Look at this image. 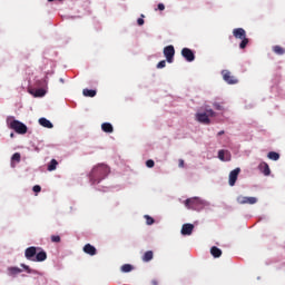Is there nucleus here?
Listing matches in <instances>:
<instances>
[{
  "label": "nucleus",
  "instance_id": "1",
  "mask_svg": "<svg viewBox=\"0 0 285 285\" xmlns=\"http://www.w3.org/2000/svg\"><path fill=\"white\" fill-rule=\"evenodd\" d=\"M108 175H110V167L106 164H98L91 169L89 180L91 184H101Z\"/></svg>",
  "mask_w": 285,
  "mask_h": 285
},
{
  "label": "nucleus",
  "instance_id": "2",
  "mask_svg": "<svg viewBox=\"0 0 285 285\" xmlns=\"http://www.w3.org/2000/svg\"><path fill=\"white\" fill-rule=\"evenodd\" d=\"M209 117H217V114L213 109L205 108V112H197L196 120L199 124H204L205 126H210V118Z\"/></svg>",
  "mask_w": 285,
  "mask_h": 285
},
{
  "label": "nucleus",
  "instance_id": "3",
  "mask_svg": "<svg viewBox=\"0 0 285 285\" xmlns=\"http://www.w3.org/2000/svg\"><path fill=\"white\" fill-rule=\"evenodd\" d=\"M185 206L190 210H202V208H204V200L199 197L187 198L185 200Z\"/></svg>",
  "mask_w": 285,
  "mask_h": 285
},
{
  "label": "nucleus",
  "instance_id": "4",
  "mask_svg": "<svg viewBox=\"0 0 285 285\" xmlns=\"http://www.w3.org/2000/svg\"><path fill=\"white\" fill-rule=\"evenodd\" d=\"M233 35L235 39H240L242 42L239 43L240 50H244L248 46V38H246V30L244 28H236L233 30Z\"/></svg>",
  "mask_w": 285,
  "mask_h": 285
},
{
  "label": "nucleus",
  "instance_id": "5",
  "mask_svg": "<svg viewBox=\"0 0 285 285\" xmlns=\"http://www.w3.org/2000/svg\"><path fill=\"white\" fill-rule=\"evenodd\" d=\"M10 128L18 135H26V132H28V126L19 120H12L10 122Z\"/></svg>",
  "mask_w": 285,
  "mask_h": 285
},
{
  "label": "nucleus",
  "instance_id": "6",
  "mask_svg": "<svg viewBox=\"0 0 285 285\" xmlns=\"http://www.w3.org/2000/svg\"><path fill=\"white\" fill-rule=\"evenodd\" d=\"M163 52L168 63H173V61H175V47L173 45L165 47Z\"/></svg>",
  "mask_w": 285,
  "mask_h": 285
},
{
  "label": "nucleus",
  "instance_id": "7",
  "mask_svg": "<svg viewBox=\"0 0 285 285\" xmlns=\"http://www.w3.org/2000/svg\"><path fill=\"white\" fill-rule=\"evenodd\" d=\"M222 76L224 81H226V83H228L229 86H235V83H239V80L235 76H232L230 71L228 70H223Z\"/></svg>",
  "mask_w": 285,
  "mask_h": 285
},
{
  "label": "nucleus",
  "instance_id": "8",
  "mask_svg": "<svg viewBox=\"0 0 285 285\" xmlns=\"http://www.w3.org/2000/svg\"><path fill=\"white\" fill-rule=\"evenodd\" d=\"M239 173H242V169L239 167H237L236 169L229 173V180H228L229 186H235V184H237V178L239 177Z\"/></svg>",
  "mask_w": 285,
  "mask_h": 285
},
{
  "label": "nucleus",
  "instance_id": "9",
  "mask_svg": "<svg viewBox=\"0 0 285 285\" xmlns=\"http://www.w3.org/2000/svg\"><path fill=\"white\" fill-rule=\"evenodd\" d=\"M237 204L244 205V204H257V198L256 197H247V196H238L236 198Z\"/></svg>",
  "mask_w": 285,
  "mask_h": 285
},
{
  "label": "nucleus",
  "instance_id": "10",
  "mask_svg": "<svg viewBox=\"0 0 285 285\" xmlns=\"http://www.w3.org/2000/svg\"><path fill=\"white\" fill-rule=\"evenodd\" d=\"M181 56L184 57V59H186V61H189V62H191L195 59V52H193V50L188 48L181 49Z\"/></svg>",
  "mask_w": 285,
  "mask_h": 285
},
{
  "label": "nucleus",
  "instance_id": "11",
  "mask_svg": "<svg viewBox=\"0 0 285 285\" xmlns=\"http://www.w3.org/2000/svg\"><path fill=\"white\" fill-rule=\"evenodd\" d=\"M37 255V247H29L24 252V257L30 262H35V256Z\"/></svg>",
  "mask_w": 285,
  "mask_h": 285
},
{
  "label": "nucleus",
  "instance_id": "12",
  "mask_svg": "<svg viewBox=\"0 0 285 285\" xmlns=\"http://www.w3.org/2000/svg\"><path fill=\"white\" fill-rule=\"evenodd\" d=\"M83 253H86V255H90L91 257H95V255H97V248L91 244H86L83 246Z\"/></svg>",
  "mask_w": 285,
  "mask_h": 285
},
{
  "label": "nucleus",
  "instance_id": "13",
  "mask_svg": "<svg viewBox=\"0 0 285 285\" xmlns=\"http://www.w3.org/2000/svg\"><path fill=\"white\" fill-rule=\"evenodd\" d=\"M218 159H220V161H230V151L220 149L218 151Z\"/></svg>",
  "mask_w": 285,
  "mask_h": 285
},
{
  "label": "nucleus",
  "instance_id": "14",
  "mask_svg": "<svg viewBox=\"0 0 285 285\" xmlns=\"http://www.w3.org/2000/svg\"><path fill=\"white\" fill-rule=\"evenodd\" d=\"M258 170H261L263 175H265V177H268V175H271V167L268 166V163H261L258 165Z\"/></svg>",
  "mask_w": 285,
  "mask_h": 285
},
{
  "label": "nucleus",
  "instance_id": "15",
  "mask_svg": "<svg viewBox=\"0 0 285 285\" xmlns=\"http://www.w3.org/2000/svg\"><path fill=\"white\" fill-rule=\"evenodd\" d=\"M194 229H195V225L184 224L181 228V235H193Z\"/></svg>",
  "mask_w": 285,
  "mask_h": 285
},
{
  "label": "nucleus",
  "instance_id": "16",
  "mask_svg": "<svg viewBox=\"0 0 285 285\" xmlns=\"http://www.w3.org/2000/svg\"><path fill=\"white\" fill-rule=\"evenodd\" d=\"M48 259V254L45 250L36 253V258L33 262H46Z\"/></svg>",
  "mask_w": 285,
  "mask_h": 285
},
{
  "label": "nucleus",
  "instance_id": "17",
  "mask_svg": "<svg viewBox=\"0 0 285 285\" xmlns=\"http://www.w3.org/2000/svg\"><path fill=\"white\" fill-rule=\"evenodd\" d=\"M39 124L40 126H42L43 128H53L52 122H50V120L46 119V118H40L39 119Z\"/></svg>",
  "mask_w": 285,
  "mask_h": 285
},
{
  "label": "nucleus",
  "instance_id": "18",
  "mask_svg": "<svg viewBox=\"0 0 285 285\" xmlns=\"http://www.w3.org/2000/svg\"><path fill=\"white\" fill-rule=\"evenodd\" d=\"M101 130L104 132H114L115 128H112V125L110 122H104L101 125Z\"/></svg>",
  "mask_w": 285,
  "mask_h": 285
},
{
  "label": "nucleus",
  "instance_id": "19",
  "mask_svg": "<svg viewBox=\"0 0 285 285\" xmlns=\"http://www.w3.org/2000/svg\"><path fill=\"white\" fill-rule=\"evenodd\" d=\"M153 257H155V254L153 253V250H147L142 255V262H151Z\"/></svg>",
  "mask_w": 285,
  "mask_h": 285
},
{
  "label": "nucleus",
  "instance_id": "20",
  "mask_svg": "<svg viewBox=\"0 0 285 285\" xmlns=\"http://www.w3.org/2000/svg\"><path fill=\"white\" fill-rule=\"evenodd\" d=\"M210 254L213 255V257H222V249H219L217 246H213L210 248Z\"/></svg>",
  "mask_w": 285,
  "mask_h": 285
},
{
  "label": "nucleus",
  "instance_id": "21",
  "mask_svg": "<svg viewBox=\"0 0 285 285\" xmlns=\"http://www.w3.org/2000/svg\"><path fill=\"white\" fill-rule=\"evenodd\" d=\"M57 166H59L57 159H51V161L48 165L49 173H52V170H57Z\"/></svg>",
  "mask_w": 285,
  "mask_h": 285
},
{
  "label": "nucleus",
  "instance_id": "22",
  "mask_svg": "<svg viewBox=\"0 0 285 285\" xmlns=\"http://www.w3.org/2000/svg\"><path fill=\"white\" fill-rule=\"evenodd\" d=\"M82 94H83L85 97H96L97 96V90L83 89Z\"/></svg>",
  "mask_w": 285,
  "mask_h": 285
},
{
  "label": "nucleus",
  "instance_id": "23",
  "mask_svg": "<svg viewBox=\"0 0 285 285\" xmlns=\"http://www.w3.org/2000/svg\"><path fill=\"white\" fill-rule=\"evenodd\" d=\"M213 108L220 112H224V110H226V108L224 107V102H213Z\"/></svg>",
  "mask_w": 285,
  "mask_h": 285
},
{
  "label": "nucleus",
  "instance_id": "24",
  "mask_svg": "<svg viewBox=\"0 0 285 285\" xmlns=\"http://www.w3.org/2000/svg\"><path fill=\"white\" fill-rule=\"evenodd\" d=\"M267 157L268 159H272V161H277L279 159V154H277V151H269Z\"/></svg>",
  "mask_w": 285,
  "mask_h": 285
},
{
  "label": "nucleus",
  "instance_id": "25",
  "mask_svg": "<svg viewBox=\"0 0 285 285\" xmlns=\"http://www.w3.org/2000/svg\"><path fill=\"white\" fill-rule=\"evenodd\" d=\"M273 51L275 52V55H284L285 52L284 48H282L281 46H274Z\"/></svg>",
  "mask_w": 285,
  "mask_h": 285
},
{
  "label": "nucleus",
  "instance_id": "26",
  "mask_svg": "<svg viewBox=\"0 0 285 285\" xmlns=\"http://www.w3.org/2000/svg\"><path fill=\"white\" fill-rule=\"evenodd\" d=\"M21 268L19 267H10L9 268V275H19V273H21Z\"/></svg>",
  "mask_w": 285,
  "mask_h": 285
},
{
  "label": "nucleus",
  "instance_id": "27",
  "mask_svg": "<svg viewBox=\"0 0 285 285\" xmlns=\"http://www.w3.org/2000/svg\"><path fill=\"white\" fill-rule=\"evenodd\" d=\"M144 218L146 219L147 226H153V224H155L154 217H150L149 215H145Z\"/></svg>",
  "mask_w": 285,
  "mask_h": 285
},
{
  "label": "nucleus",
  "instance_id": "28",
  "mask_svg": "<svg viewBox=\"0 0 285 285\" xmlns=\"http://www.w3.org/2000/svg\"><path fill=\"white\" fill-rule=\"evenodd\" d=\"M130 271H132V265L125 264V265L121 266V272L122 273H130Z\"/></svg>",
  "mask_w": 285,
  "mask_h": 285
},
{
  "label": "nucleus",
  "instance_id": "29",
  "mask_svg": "<svg viewBox=\"0 0 285 285\" xmlns=\"http://www.w3.org/2000/svg\"><path fill=\"white\" fill-rule=\"evenodd\" d=\"M11 161H17V164H19V161H21V154L19 153L13 154L11 157Z\"/></svg>",
  "mask_w": 285,
  "mask_h": 285
},
{
  "label": "nucleus",
  "instance_id": "30",
  "mask_svg": "<svg viewBox=\"0 0 285 285\" xmlns=\"http://www.w3.org/2000/svg\"><path fill=\"white\" fill-rule=\"evenodd\" d=\"M146 166H147V168H155V160H153V159L147 160Z\"/></svg>",
  "mask_w": 285,
  "mask_h": 285
},
{
  "label": "nucleus",
  "instance_id": "31",
  "mask_svg": "<svg viewBox=\"0 0 285 285\" xmlns=\"http://www.w3.org/2000/svg\"><path fill=\"white\" fill-rule=\"evenodd\" d=\"M51 242H53V244H59V242H61V237L60 236H51Z\"/></svg>",
  "mask_w": 285,
  "mask_h": 285
},
{
  "label": "nucleus",
  "instance_id": "32",
  "mask_svg": "<svg viewBox=\"0 0 285 285\" xmlns=\"http://www.w3.org/2000/svg\"><path fill=\"white\" fill-rule=\"evenodd\" d=\"M157 68L158 69L166 68V60H161L160 62H158Z\"/></svg>",
  "mask_w": 285,
  "mask_h": 285
},
{
  "label": "nucleus",
  "instance_id": "33",
  "mask_svg": "<svg viewBox=\"0 0 285 285\" xmlns=\"http://www.w3.org/2000/svg\"><path fill=\"white\" fill-rule=\"evenodd\" d=\"M140 17H141V18H138V19H137V23H138V26H144V23H145L144 17H145V16L141 14Z\"/></svg>",
  "mask_w": 285,
  "mask_h": 285
},
{
  "label": "nucleus",
  "instance_id": "34",
  "mask_svg": "<svg viewBox=\"0 0 285 285\" xmlns=\"http://www.w3.org/2000/svg\"><path fill=\"white\" fill-rule=\"evenodd\" d=\"M32 190L33 193H41V186L35 185Z\"/></svg>",
  "mask_w": 285,
  "mask_h": 285
},
{
  "label": "nucleus",
  "instance_id": "35",
  "mask_svg": "<svg viewBox=\"0 0 285 285\" xmlns=\"http://www.w3.org/2000/svg\"><path fill=\"white\" fill-rule=\"evenodd\" d=\"M158 10H160V12H164V10H166V6L164 3H158Z\"/></svg>",
  "mask_w": 285,
  "mask_h": 285
},
{
  "label": "nucleus",
  "instance_id": "36",
  "mask_svg": "<svg viewBox=\"0 0 285 285\" xmlns=\"http://www.w3.org/2000/svg\"><path fill=\"white\" fill-rule=\"evenodd\" d=\"M21 266H22V268H24V271H27V273H31L30 266L24 265V264H22Z\"/></svg>",
  "mask_w": 285,
  "mask_h": 285
},
{
  "label": "nucleus",
  "instance_id": "37",
  "mask_svg": "<svg viewBox=\"0 0 285 285\" xmlns=\"http://www.w3.org/2000/svg\"><path fill=\"white\" fill-rule=\"evenodd\" d=\"M178 166H179V168H184V166H185L184 159L178 160Z\"/></svg>",
  "mask_w": 285,
  "mask_h": 285
},
{
  "label": "nucleus",
  "instance_id": "38",
  "mask_svg": "<svg viewBox=\"0 0 285 285\" xmlns=\"http://www.w3.org/2000/svg\"><path fill=\"white\" fill-rule=\"evenodd\" d=\"M36 97H43V90H38L36 92Z\"/></svg>",
  "mask_w": 285,
  "mask_h": 285
},
{
  "label": "nucleus",
  "instance_id": "39",
  "mask_svg": "<svg viewBox=\"0 0 285 285\" xmlns=\"http://www.w3.org/2000/svg\"><path fill=\"white\" fill-rule=\"evenodd\" d=\"M151 285H159V282L157 279H153Z\"/></svg>",
  "mask_w": 285,
  "mask_h": 285
},
{
  "label": "nucleus",
  "instance_id": "40",
  "mask_svg": "<svg viewBox=\"0 0 285 285\" xmlns=\"http://www.w3.org/2000/svg\"><path fill=\"white\" fill-rule=\"evenodd\" d=\"M224 130H222V131H219L217 135H218V137H222V135H224Z\"/></svg>",
  "mask_w": 285,
  "mask_h": 285
},
{
  "label": "nucleus",
  "instance_id": "41",
  "mask_svg": "<svg viewBox=\"0 0 285 285\" xmlns=\"http://www.w3.org/2000/svg\"><path fill=\"white\" fill-rule=\"evenodd\" d=\"M11 137H14V134H11Z\"/></svg>",
  "mask_w": 285,
  "mask_h": 285
}]
</instances>
